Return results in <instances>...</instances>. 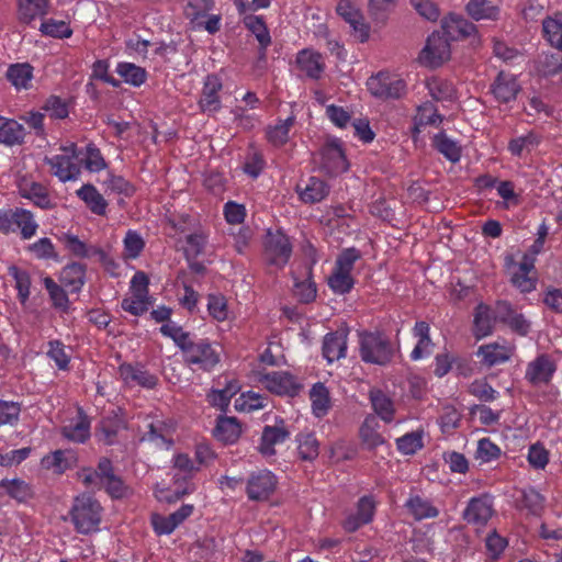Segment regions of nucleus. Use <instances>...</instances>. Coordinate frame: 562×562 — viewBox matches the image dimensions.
Masks as SVG:
<instances>
[{"instance_id": "1", "label": "nucleus", "mask_w": 562, "mask_h": 562, "mask_svg": "<svg viewBox=\"0 0 562 562\" xmlns=\"http://www.w3.org/2000/svg\"><path fill=\"white\" fill-rule=\"evenodd\" d=\"M160 333L172 339L181 350L183 361L191 367L203 371H212L221 361L220 352L206 338L193 340L191 334L186 331L175 322H169L160 327Z\"/></svg>"}, {"instance_id": "2", "label": "nucleus", "mask_w": 562, "mask_h": 562, "mask_svg": "<svg viewBox=\"0 0 562 562\" xmlns=\"http://www.w3.org/2000/svg\"><path fill=\"white\" fill-rule=\"evenodd\" d=\"M360 357L367 363L385 366L394 357L395 349L390 338L380 331H363L359 335Z\"/></svg>"}, {"instance_id": "3", "label": "nucleus", "mask_w": 562, "mask_h": 562, "mask_svg": "<svg viewBox=\"0 0 562 562\" xmlns=\"http://www.w3.org/2000/svg\"><path fill=\"white\" fill-rule=\"evenodd\" d=\"M61 154L45 157L44 161L49 166L50 173L61 182L75 181L81 175V151L75 143H69L60 148Z\"/></svg>"}, {"instance_id": "4", "label": "nucleus", "mask_w": 562, "mask_h": 562, "mask_svg": "<svg viewBox=\"0 0 562 562\" xmlns=\"http://www.w3.org/2000/svg\"><path fill=\"white\" fill-rule=\"evenodd\" d=\"M102 507L90 495L82 494L74 501L70 517L79 533H89L98 530L101 521Z\"/></svg>"}, {"instance_id": "5", "label": "nucleus", "mask_w": 562, "mask_h": 562, "mask_svg": "<svg viewBox=\"0 0 562 562\" xmlns=\"http://www.w3.org/2000/svg\"><path fill=\"white\" fill-rule=\"evenodd\" d=\"M359 258L360 251L356 248L345 249L338 256L333 273L328 279V285L335 293L345 294L353 288L355 281L351 271Z\"/></svg>"}, {"instance_id": "6", "label": "nucleus", "mask_w": 562, "mask_h": 562, "mask_svg": "<svg viewBox=\"0 0 562 562\" xmlns=\"http://www.w3.org/2000/svg\"><path fill=\"white\" fill-rule=\"evenodd\" d=\"M451 55L449 40L439 32L431 33L419 53L418 60L429 68H437L449 60Z\"/></svg>"}, {"instance_id": "7", "label": "nucleus", "mask_w": 562, "mask_h": 562, "mask_svg": "<svg viewBox=\"0 0 562 562\" xmlns=\"http://www.w3.org/2000/svg\"><path fill=\"white\" fill-rule=\"evenodd\" d=\"M367 87L371 94L376 98L396 99L405 92L406 83L396 76L380 72L368 79Z\"/></svg>"}, {"instance_id": "8", "label": "nucleus", "mask_w": 562, "mask_h": 562, "mask_svg": "<svg viewBox=\"0 0 562 562\" xmlns=\"http://www.w3.org/2000/svg\"><path fill=\"white\" fill-rule=\"evenodd\" d=\"M292 255L289 237L282 232L269 233L266 240V258L269 265L282 269Z\"/></svg>"}, {"instance_id": "9", "label": "nucleus", "mask_w": 562, "mask_h": 562, "mask_svg": "<svg viewBox=\"0 0 562 562\" xmlns=\"http://www.w3.org/2000/svg\"><path fill=\"white\" fill-rule=\"evenodd\" d=\"M312 261H305L297 265L292 271L294 280V295L303 303H310L315 300L317 290L316 284L312 279L313 263Z\"/></svg>"}, {"instance_id": "10", "label": "nucleus", "mask_w": 562, "mask_h": 562, "mask_svg": "<svg viewBox=\"0 0 562 562\" xmlns=\"http://www.w3.org/2000/svg\"><path fill=\"white\" fill-rule=\"evenodd\" d=\"M278 480L276 475L268 470H260L250 474L246 494L251 501H267L276 491Z\"/></svg>"}, {"instance_id": "11", "label": "nucleus", "mask_w": 562, "mask_h": 562, "mask_svg": "<svg viewBox=\"0 0 562 562\" xmlns=\"http://www.w3.org/2000/svg\"><path fill=\"white\" fill-rule=\"evenodd\" d=\"M259 382L270 393L280 396H295L299 394L302 385L295 380V378L288 372H271L262 374L259 378Z\"/></svg>"}, {"instance_id": "12", "label": "nucleus", "mask_w": 562, "mask_h": 562, "mask_svg": "<svg viewBox=\"0 0 562 562\" xmlns=\"http://www.w3.org/2000/svg\"><path fill=\"white\" fill-rule=\"evenodd\" d=\"M557 370L555 362L549 355H539L527 364L525 379L532 386L547 385L550 383Z\"/></svg>"}, {"instance_id": "13", "label": "nucleus", "mask_w": 562, "mask_h": 562, "mask_svg": "<svg viewBox=\"0 0 562 562\" xmlns=\"http://www.w3.org/2000/svg\"><path fill=\"white\" fill-rule=\"evenodd\" d=\"M322 167L329 175L348 170V161L339 139H328L322 149Z\"/></svg>"}, {"instance_id": "14", "label": "nucleus", "mask_w": 562, "mask_h": 562, "mask_svg": "<svg viewBox=\"0 0 562 562\" xmlns=\"http://www.w3.org/2000/svg\"><path fill=\"white\" fill-rule=\"evenodd\" d=\"M336 12L352 27L360 42L369 38L370 27L364 22V18L359 9L350 0H339Z\"/></svg>"}, {"instance_id": "15", "label": "nucleus", "mask_w": 562, "mask_h": 562, "mask_svg": "<svg viewBox=\"0 0 562 562\" xmlns=\"http://www.w3.org/2000/svg\"><path fill=\"white\" fill-rule=\"evenodd\" d=\"M376 503L372 496H362L357 503V512L350 514L344 520V529L348 532H355L361 526L372 521L375 513Z\"/></svg>"}, {"instance_id": "16", "label": "nucleus", "mask_w": 562, "mask_h": 562, "mask_svg": "<svg viewBox=\"0 0 562 562\" xmlns=\"http://www.w3.org/2000/svg\"><path fill=\"white\" fill-rule=\"evenodd\" d=\"M18 189L22 198L31 200L40 209L50 210L55 206L48 189L40 182L22 179L18 184Z\"/></svg>"}, {"instance_id": "17", "label": "nucleus", "mask_w": 562, "mask_h": 562, "mask_svg": "<svg viewBox=\"0 0 562 562\" xmlns=\"http://www.w3.org/2000/svg\"><path fill=\"white\" fill-rule=\"evenodd\" d=\"M496 313L498 321L506 324L513 331L520 336L528 334L530 323L521 313H518L510 303L498 301L496 303Z\"/></svg>"}, {"instance_id": "18", "label": "nucleus", "mask_w": 562, "mask_h": 562, "mask_svg": "<svg viewBox=\"0 0 562 562\" xmlns=\"http://www.w3.org/2000/svg\"><path fill=\"white\" fill-rule=\"evenodd\" d=\"M473 335L476 339H482L491 335L494 330L496 321H498L496 307L480 303L473 314Z\"/></svg>"}, {"instance_id": "19", "label": "nucleus", "mask_w": 562, "mask_h": 562, "mask_svg": "<svg viewBox=\"0 0 562 562\" xmlns=\"http://www.w3.org/2000/svg\"><path fill=\"white\" fill-rule=\"evenodd\" d=\"M492 515L493 506L487 497H473L463 513V518L468 524L483 527Z\"/></svg>"}, {"instance_id": "20", "label": "nucleus", "mask_w": 562, "mask_h": 562, "mask_svg": "<svg viewBox=\"0 0 562 562\" xmlns=\"http://www.w3.org/2000/svg\"><path fill=\"white\" fill-rule=\"evenodd\" d=\"M222 81L216 75H209L204 81L202 93L199 100V106L202 112H216L221 108L220 91Z\"/></svg>"}, {"instance_id": "21", "label": "nucleus", "mask_w": 562, "mask_h": 562, "mask_svg": "<svg viewBox=\"0 0 562 562\" xmlns=\"http://www.w3.org/2000/svg\"><path fill=\"white\" fill-rule=\"evenodd\" d=\"M121 379L130 385H139L146 389H154L157 385L158 379L156 375L149 373L140 366H133L131 363H123L119 367Z\"/></svg>"}, {"instance_id": "22", "label": "nucleus", "mask_w": 562, "mask_h": 562, "mask_svg": "<svg viewBox=\"0 0 562 562\" xmlns=\"http://www.w3.org/2000/svg\"><path fill=\"white\" fill-rule=\"evenodd\" d=\"M443 35L448 40H462L473 35L475 25L465 18L450 13L442 20Z\"/></svg>"}, {"instance_id": "23", "label": "nucleus", "mask_w": 562, "mask_h": 562, "mask_svg": "<svg viewBox=\"0 0 562 562\" xmlns=\"http://www.w3.org/2000/svg\"><path fill=\"white\" fill-rule=\"evenodd\" d=\"M144 439L167 448L173 445L176 424L172 420H155L147 425Z\"/></svg>"}, {"instance_id": "24", "label": "nucleus", "mask_w": 562, "mask_h": 562, "mask_svg": "<svg viewBox=\"0 0 562 562\" xmlns=\"http://www.w3.org/2000/svg\"><path fill=\"white\" fill-rule=\"evenodd\" d=\"M412 333L417 339V344L411 352V359L413 361H417L424 357H428L432 352V348L435 346L430 337L429 324L424 321L416 322Z\"/></svg>"}, {"instance_id": "25", "label": "nucleus", "mask_w": 562, "mask_h": 562, "mask_svg": "<svg viewBox=\"0 0 562 562\" xmlns=\"http://www.w3.org/2000/svg\"><path fill=\"white\" fill-rule=\"evenodd\" d=\"M347 336V331L336 330L324 337L323 356L329 363L346 357Z\"/></svg>"}, {"instance_id": "26", "label": "nucleus", "mask_w": 562, "mask_h": 562, "mask_svg": "<svg viewBox=\"0 0 562 562\" xmlns=\"http://www.w3.org/2000/svg\"><path fill=\"white\" fill-rule=\"evenodd\" d=\"M296 65L300 71L311 79H318L325 69L323 56L312 49H303L299 52L296 56Z\"/></svg>"}, {"instance_id": "27", "label": "nucleus", "mask_w": 562, "mask_h": 562, "mask_svg": "<svg viewBox=\"0 0 562 562\" xmlns=\"http://www.w3.org/2000/svg\"><path fill=\"white\" fill-rule=\"evenodd\" d=\"M546 498L533 487L522 488L515 496V505L519 510L539 516L543 512Z\"/></svg>"}, {"instance_id": "28", "label": "nucleus", "mask_w": 562, "mask_h": 562, "mask_svg": "<svg viewBox=\"0 0 562 562\" xmlns=\"http://www.w3.org/2000/svg\"><path fill=\"white\" fill-rule=\"evenodd\" d=\"M296 192L301 201L313 204L324 200L329 193V188L322 179L311 177L304 186H296Z\"/></svg>"}, {"instance_id": "29", "label": "nucleus", "mask_w": 562, "mask_h": 562, "mask_svg": "<svg viewBox=\"0 0 562 562\" xmlns=\"http://www.w3.org/2000/svg\"><path fill=\"white\" fill-rule=\"evenodd\" d=\"M48 9V0H18V19L22 23L30 24L45 16Z\"/></svg>"}, {"instance_id": "30", "label": "nucleus", "mask_w": 562, "mask_h": 562, "mask_svg": "<svg viewBox=\"0 0 562 562\" xmlns=\"http://www.w3.org/2000/svg\"><path fill=\"white\" fill-rule=\"evenodd\" d=\"M519 91V85L516 81V78L513 75L505 74L501 71L493 86L492 92L494 97L504 103H507L514 100Z\"/></svg>"}, {"instance_id": "31", "label": "nucleus", "mask_w": 562, "mask_h": 562, "mask_svg": "<svg viewBox=\"0 0 562 562\" xmlns=\"http://www.w3.org/2000/svg\"><path fill=\"white\" fill-rule=\"evenodd\" d=\"M76 194L83 201L91 213L99 216L106 214L108 202L94 186L90 183L83 184L76 191Z\"/></svg>"}, {"instance_id": "32", "label": "nucleus", "mask_w": 562, "mask_h": 562, "mask_svg": "<svg viewBox=\"0 0 562 562\" xmlns=\"http://www.w3.org/2000/svg\"><path fill=\"white\" fill-rule=\"evenodd\" d=\"M77 462V457L71 450H56L42 459V467L61 474L72 468Z\"/></svg>"}, {"instance_id": "33", "label": "nucleus", "mask_w": 562, "mask_h": 562, "mask_svg": "<svg viewBox=\"0 0 562 562\" xmlns=\"http://www.w3.org/2000/svg\"><path fill=\"white\" fill-rule=\"evenodd\" d=\"M477 355L482 357L483 363L494 367L508 361L513 355V348L498 342L486 344L479 348Z\"/></svg>"}, {"instance_id": "34", "label": "nucleus", "mask_w": 562, "mask_h": 562, "mask_svg": "<svg viewBox=\"0 0 562 562\" xmlns=\"http://www.w3.org/2000/svg\"><path fill=\"white\" fill-rule=\"evenodd\" d=\"M9 496L19 503H24L34 496L33 490L25 481L20 479L0 481V498Z\"/></svg>"}, {"instance_id": "35", "label": "nucleus", "mask_w": 562, "mask_h": 562, "mask_svg": "<svg viewBox=\"0 0 562 562\" xmlns=\"http://www.w3.org/2000/svg\"><path fill=\"white\" fill-rule=\"evenodd\" d=\"M60 283L71 292H79L86 282V266L71 262L65 266L59 276Z\"/></svg>"}, {"instance_id": "36", "label": "nucleus", "mask_w": 562, "mask_h": 562, "mask_svg": "<svg viewBox=\"0 0 562 562\" xmlns=\"http://www.w3.org/2000/svg\"><path fill=\"white\" fill-rule=\"evenodd\" d=\"M369 398L374 413L385 423H391L395 415L393 400L379 389H372Z\"/></svg>"}, {"instance_id": "37", "label": "nucleus", "mask_w": 562, "mask_h": 562, "mask_svg": "<svg viewBox=\"0 0 562 562\" xmlns=\"http://www.w3.org/2000/svg\"><path fill=\"white\" fill-rule=\"evenodd\" d=\"M25 137L24 126L13 119L0 116V143L7 146L21 145Z\"/></svg>"}, {"instance_id": "38", "label": "nucleus", "mask_w": 562, "mask_h": 562, "mask_svg": "<svg viewBox=\"0 0 562 562\" xmlns=\"http://www.w3.org/2000/svg\"><path fill=\"white\" fill-rule=\"evenodd\" d=\"M290 436V432L283 426H266L261 436L259 451L263 456L274 454V446L283 443Z\"/></svg>"}, {"instance_id": "39", "label": "nucleus", "mask_w": 562, "mask_h": 562, "mask_svg": "<svg viewBox=\"0 0 562 562\" xmlns=\"http://www.w3.org/2000/svg\"><path fill=\"white\" fill-rule=\"evenodd\" d=\"M379 427V422L373 415L367 416L360 427L359 436L361 442L369 450H373L385 443V439L380 434Z\"/></svg>"}, {"instance_id": "40", "label": "nucleus", "mask_w": 562, "mask_h": 562, "mask_svg": "<svg viewBox=\"0 0 562 562\" xmlns=\"http://www.w3.org/2000/svg\"><path fill=\"white\" fill-rule=\"evenodd\" d=\"M431 145L451 162H458L461 158L462 148L460 144L442 131L432 136Z\"/></svg>"}, {"instance_id": "41", "label": "nucleus", "mask_w": 562, "mask_h": 562, "mask_svg": "<svg viewBox=\"0 0 562 562\" xmlns=\"http://www.w3.org/2000/svg\"><path fill=\"white\" fill-rule=\"evenodd\" d=\"M443 117L438 113L437 108L431 102H425L419 105L414 117V131L420 132L425 126H439Z\"/></svg>"}, {"instance_id": "42", "label": "nucleus", "mask_w": 562, "mask_h": 562, "mask_svg": "<svg viewBox=\"0 0 562 562\" xmlns=\"http://www.w3.org/2000/svg\"><path fill=\"white\" fill-rule=\"evenodd\" d=\"M241 428L235 417H220L214 429L215 437L224 443H234L240 436Z\"/></svg>"}, {"instance_id": "43", "label": "nucleus", "mask_w": 562, "mask_h": 562, "mask_svg": "<svg viewBox=\"0 0 562 562\" xmlns=\"http://www.w3.org/2000/svg\"><path fill=\"white\" fill-rule=\"evenodd\" d=\"M467 13L474 20H497L499 9L490 0H469Z\"/></svg>"}, {"instance_id": "44", "label": "nucleus", "mask_w": 562, "mask_h": 562, "mask_svg": "<svg viewBox=\"0 0 562 562\" xmlns=\"http://www.w3.org/2000/svg\"><path fill=\"white\" fill-rule=\"evenodd\" d=\"M409 514L416 520H423L427 518H435L439 515V510L431 505L428 499L420 497L419 495H412L405 504Z\"/></svg>"}, {"instance_id": "45", "label": "nucleus", "mask_w": 562, "mask_h": 562, "mask_svg": "<svg viewBox=\"0 0 562 562\" xmlns=\"http://www.w3.org/2000/svg\"><path fill=\"white\" fill-rule=\"evenodd\" d=\"M541 142V136L530 131L525 135L513 138L508 144V150L512 155L522 157L536 149Z\"/></svg>"}, {"instance_id": "46", "label": "nucleus", "mask_w": 562, "mask_h": 562, "mask_svg": "<svg viewBox=\"0 0 562 562\" xmlns=\"http://www.w3.org/2000/svg\"><path fill=\"white\" fill-rule=\"evenodd\" d=\"M7 79L18 89H29L33 79V67L30 64H14L8 68Z\"/></svg>"}, {"instance_id": "47", "label": "nucleus", "mask_w": 562, "mask_h": 562, "mask_svg": "<svg viewBox=\"0 0 562 562\" xmlns=\"http://www.w3.org/2000/svg\"><path fill=\"white\" fill-rule=\"evenodd\" d=\"M426 87L436 101H448L456 97L454 86L447 79L431 77L427 79Z\"/></svg>"}, {"instance_id": "48", "label": "nucleus", "mask_w": 562, "mask_h": 562, "mask_svg": "<svg viewBox=\"0 0 562 562\" xmlns=\"http://www.w3.org/2000/svg\"><path fill=\"white\" fill-rule=\"evenodd\" d=\"M310 398L313 412L317 417H322L327 414L330 407V400L329 392L323 383H316L313 385L310 392Z\"/></svg>"}, {"instance_id": "49", "label": "nucleus", "mask_w": 562, "mask_h": 562, "mask_svg": "<svg viewBox=\"0 0 562 562\" xmlns=\"http://www.w3.org/2000/svg\"><path fill=\"white\" fill-rule=\"evenodd\" d=\"M61 434L70 441L85 442L90 437V423L86 417H79L77 422L64 426Z\"/></svg>"}, {"instance_id": "50", "label": "nucleus", "mask_w": 562, "mask_h": 562, "mask_svg": "<svg viewBox=\"0 0 562 562\" xmlns=\"http://www.w3.org/2000/svg\"><path fill=\"white\" fill-rule=\"evenodd\" d=\"M293 124L294 119L288 117L273 126H269L266 131L268 142L276 147L284 145L289 139V132Z\"/></svg>"}, {"instance_id": "51", "label": "nucleus", "mask_w": 562, "mask_h": 562, "mask_svg": "<svg viewBox=\"0 0 562 562\" xmlns=\"http://www.w3.org/2000/svg\"><path fill=\"white\" fill-rule=\"evenodd\" d=\"M116 72L125 82L135 87L143 85L147 78V72L144 68L131 63H120L116 67Z\"/></svg>"}, {"instance_id": "52", "label": "nucleus", "mask_w": 562, "mask_h": 562, "mask_svg": "<svg viewBox=\"0 0 562 562\" xmlns=\"http://www.w3.org/2000/svg\"><path fill=\"white\" fill-rule=\"evenodd\" d=\"M15 216L18 217L16 231H20L22 238H32L38 228V224L34 220L32 212L22 207H18V213Z\"/></svg>"}, {"instance_id": "53", "label": "nucleus", "mask_w": 562, "mask_h": 562, "mask_svg": "<svg viewBox=\"0 0 562 562\" xmlns=\"http://www.w3.org/2000/svg\"><path fill=\"white\" fill-rule=\"evenodd\" d=\"M10 276L15 280V288L18 296L22 304H24L30 296L31 278L30 274L15 266L9 268Z\"/></svg>"}, {"instance_id": "54", "label": "nucleus", "mask_w": 562, "mask_h": 562, "mask_svg": "<svg viewBox=\"0 0 562 562\" xmlns=\"http://www.w3.org/2000/svg\"><path fill=\"white\" fill-rule=\"evenodd\" d=\"M245 24L255 34L260 46L266 49L271 43V37L263 20L259 16L249 15L245 19Z\"/></svg>"}, {"instance_id": "55", "label": "nucleus", "mask_w": 562, "mask_h": 562, "mask_svg": "<svg viewBox=\"0 0 562 562\" xmlns=\"http://www.w3.org/2000/svg\"><path fill=\"white\" fill-rule=\"evenodd\" d=\"M44 286L47 290L53 305L56 308L66 311L68 308L69 300L65 290L57 284L50 277H46L43 280Z\"/></svg>"}, {"instance_id": "56", "label": "nucleus", "mask_w": 562, "mask_h": 562, "mask_svg": "<svg viewBox=\"0 0 562 562\" xmlns=\"http://www.w3.org/2000/svg\"><path fill=\"white\" fill-rule=\"evenodd\" d=\"M207 311L215 321H226L229 312L225 296L222 294H210L207 296Z\"/></svg>"}, {"instance_id": "57", "label": "nucleus", "mask_w": 562, "mask_h": 562, "mask_svg": "<svg viewBox=\"0 0 562 562\" xmlns=\"http://www.w3.org/2000/svg\"><path fill=\"white\" fill-rule=\"evenodd\" d=\"M542 31L547 41L555 48L562 50V23L548 18L542 22Z\"/></svg>"}, {"instance_id": "58", "label": "nucleus", "mask_w": 562, "mask_h": 562, "mask_svg": "<svg viewBox=\"0 0 562 562\" xmlns=\"http://www.w3.org/2000/svg\"><path fill=\"white\" fill-rule=\"evenodd\" d=\"M124 252L126 259L137 258L145 247L142 236L135 231H128L124 237Z\"/></svg>"}, {"instance_id": "59", "label": "nucleus", "mask_w": 562, "mask_h": 562, "mask_svg": "<svg viewBox=\"0 0 562 562\" xmlns=\"http://www.w3.org/2000/svg\"><path fill=\"white\" fill-rule=\"evenodd\" d=\"M409 3L420 18L430 22L438 21L440 9L434 0H409Z\"/></svg>"}, {"instance_id": "60", "label": "nucleus", "mask_w": 562, "mask_h": 562, "mask_svg": "<svg viewBox=\"0 0 562 562\" xmlns=\"http://www.w3.org/2000/svg\"><path fill=\"white\" fill-rule=\"evenodd\" d=\"M124 427V422L117 416L103 418L100 423V432L102 435V440L106 445H112L116 438L120 429Z\"/></svg>"}, {"instance_id": "61", "label": "nucleus", "mask_w": 562, "mask_h": 562, "mask_svg": "<svg viewBox=\"0 0 562 562\" xmlns=\"http://www.w3.org/2000/svg\"><path fill=\"white\" fill-rule=\"evenodd\" d=\"M40 31L47 36L56 38H68L71 36L72 31L64 21H56L53 19L42 22Z\"/></svg>"}, {"instance_id": "62", "label": "nucleus", "mask_w": 562, "mask_h": 562, "mask_svg": "<svg viewBox=\"0 0 562 562\" xmlns=\"http://www.w3.org/2000/svg\"><path fill=\"white\" fill-rule=\"evenodd\" d=\"M150 305V297H143L140 295L134 294L123 299L121 303V306L124 311L135 316H139L146 313Z\"/></svg>"}, {"instance_id": "63", "label": "nucleus", "mask_w": 562, "mask_h": 562, "mask_svg": "<svg viewBox=\"0 0 562 562\" xmlns=\"http://www.w3.org/2000/svg\"><path fill=\"white\" fill-rule=\"evenodd\" d=\"M397 449L404 454H414L423 448V437L420 432L412 431L396 439Z\"/></svg>"}, {"instance_id": "64", "label": "nucleus", "mask_w": 562, "mask_h": 562, "mask_svg": "<svg viewBox=\"0 0 562 562\" xmlns=\"http://www.w3.org/2000/svg\"><path fill=\"white\" fill-rule=\"evenodd\" d=\"M85 167L91 172H98L106 167L100 149L92 143L86 146Z\"/></svg>"}]
</instances>
